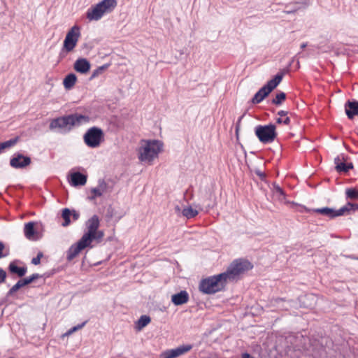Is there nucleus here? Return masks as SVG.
<instances>
[{
    "instance_id": "obj_1",
    "label": "nucleus",
    "mask_w": 358,
    "mask_h": 358,
    "mask_svg": "<svg viewBox=\"0 0 358 358\" xmlns=\"http://www.w3.org/2000/svg\"><path fill=\"white\" fill-rule=\"evenodd\" d=\"M90 120V118L88 115L75 113L51 120L49 128L52 131L67 134L74 127H80L83 124L88 123Z\"/></svg>"
},
{
    "instance_id": "obj_2",
    "label": "nucleus",
    "mask_w": 358,
    "mask_h": 358,
    "mask_svg": "<svg viewBox=\"0 0 358 358\" xmlns=\"http://www.w3.org/2000/svg\"><path fill=\"white\" fill-rule=\"evenodd\" d=\"M227 280L222 273L202 279L199 282V291L206 294H213L224 291Z\"/></svg>"
},
{
    "instance_id": "obj_3",
    "label": "nucleus",
    "mask_w": 358,
    "mask_h": 358,
    "mask_svg": "<svg viewBox=\"0 0 358 358\" xmlns=\"http://www.w3.org/2000/svg\"><path fill=\"white\" fill-rule=\"evenodd\" d=\"M252 268L253 265L248 260L237 259L229 264L226 271L223 272L222 274L227 282L237 280L241 275Z\"/></svg>"
},
{
    "instance_id": "obj_4",
    "label": "nucleus",
    "mask_w": 358,
    "mask_h": 358,
    "mask_svg": "<svg viewBox=\"0 0 358 358\" xmlns=\"http://www.w3.org/2000/svg\"><path fill=\"white\" fill-rule=\"evenodd\" d=\"M117 5V2L116 0H102L95 6L88 8L86 17L90 21H98L105 14L112 13Z\"/></svg>"
},
{
    "instance_id": "obj_5",
    "label": "nucleus",
    "mask_w": 358,
    "mask_h": 358,
    "mask_svg": "<svg viewBox=\"0 0 358 358\" xmlns=\"http://www.w3.org/2000/svg\"><path fill=\"white\" fill-rule=\"evenodd\" d=\"M138 150V159L141 162H152L158 157L162 149L163 144L158 140H150L144 141Z\"/></svg>"
},
{
    "instance_id": "obj_6",
    "label": "nucleus",
    "mask_w": 358,
    "mask_h": 358,
    "mask_svg": "<svg viewBox=\"0 0 358 358\" xmlns=\"http://www.w3.org/2000/svg\"><path fill=\"white\" fill-rule=\"evenodd\" d=\"M255 134L259 141L264 144L273 142L278 135L276 127L273 124L266 125L259 124L256 126L255 128Z\"/></svg>"
},
{
    "instance_id": "obj_7",
    "label": "nucleus",
    "mask_w": 358,
    "mask_h": 358,
    "mask_svg": "<svg viewBox=\"0 0 358 358\" xmlns=\"http://www.w3.org/2000/svg\"><path fill=\"white\" fill-rule=\"evenodd\" d=\"M104 139L103 130L97 127H92L87 130L83 136L85 143L92 148H97Z\"/></svg>"
},
{
    "instance_id": "obj_8",
    "label": "nucleus",
    "mask_w": 358,
    "mask_h": 358,
    "mask_svg": "<svg viewBox=\"0 0 358 358\" xmlns=\"http://www.w3.org/2000/svg\"><path fill=\"white\" fill-rule=\"evenodd\" d=\"M80 36V27L73 26L67 33L64 41V49L67 52H71L76 47Z\"/></svg>"
},
{
    "instance_id": "obj_9",
    "label": "nucleus",
    "mask_w": 358,
    "mask_h": 358,
    "mask_svg": "<svg viewBox=\"0 0 358 358\" xmlns=\"http://www.w3.org/2000/svg\"><path fill=\"white\" fill-rule=\"evenodd\" d=\"M192 348V345H182L176 348L166 350L159 355V358H177L182 355L190 351Z\"/></svg>"
},
{
    "instance_id": "obj_10",
    "label": "nucleus",
    "mask_w": 358,
    "mask_h": 358,
    "mask_svg": "<svg viewBox=\"0 0 358 358\" xmlns=\"http://www.w3.org/2000/svg\"><path fill=\"white\" fill-rule=\"evenodd\" d=\"M31 164V158L21 153H15L10 159V165L15 169H23Z\"/></svg>"
},
{
    "instance_id": "obj_11",
    "label": "nucleus",
    "mask_w": 358,
    "mask_h": 358,
    "mask_svg": "<svg viewBox=\"0 0 358 358\" xmlns=\"http://www.w3.org/2000/svg\"><path fill=\"white\" fill-rule=\"evenodd\" d=\"M89 248L85 240L82 237L76 243L73 244L67 250L66 259L69 262L72 261L82 250Z\"/></svg>"
},
{
    "instance_id": "obj_12",
    "label": "nucleus",
    "mask_w": 358,
    "mask_h": 358,
    "mask_svg": "<svg viewBox=\"0 0 358 358\" xmlns=\"http://www.w3.org/2000/svg\"><path fill=\"white\" fill-rule=\"evenodd\" d=\"M42 276L38 273H34L28 278L19 280L15 285H14L8 292L7 296H12L21 287L26 286L33 282L36 279L41 278Z\"/></svg>"
},
{
    "instance_id": "obj_13",
    "label": "nucleus",
    "mask_w": 358,
    "mask_h": 358,
    "mask_svg": "<svg viewBox=\"0 0 358 358\" xmlns=\"http://www.w3.org/2000/svg\"><path fill=\"white\" fill-rule=\"evenodd\" d=\"M99 218L96 215H94L91 218H90L87 222L86 225L87 227V231L83 234L82 237H85V239L88 237L92 236L94 231L99 229Z\"/></svg>"
},
{
    "instance_id": "obj_14",
    "label": "nucleus",
    "mask_w": 358,
    "mask_h": 358,
    "mask_svg": "<svg viewBox=\"0 0 358 358\" xmlns=\"http://www.w3.org/2000/svg\"><path fill=\"white\" fill-rule=\"evenodd\" d=\"M345 110L348 117L350 120L353 119L355 115H358V101L348 100L345 103Z\"/></svg>"
},
{
    "instance_id": "obj_15",
    "label": "nucleus",
    "mask_w": 358,
    "mask_h": 358,
    "mask_svg": "<svg viewBox=\"0 0 358 358\" xmlns=\"http://www.w3.org/2000/svg\"><path fill=\"white\" fill-rule=\"evenodd\" d=\"M90 63L85 58H79L74 63V69L80 73L85 74L90 69Z\"/></svg>"
},
{
    "instance_id": "obj_16",
    "label": "nucleus",
    "mask_w": 358,
    "mask_h": 358,
    "mask_svg": "<svg viewBox=\"0 0 358 358\" xmlns=\"http://www.w3.org/2000/svg\"><path fill=\"white\" fill-rule=\"evenodd\" d=\"M87 176L79 172H74L70 176V183L72 186H82L87 182Z\"/></svg>"
},
{
    "instance_id": "obj_17",
    "label": "nucleus",
    "mask_w": 358,
    "mask_h": 358,
    "mask_svg": "<svg viewBox=\"0 0 358 358\" xmlns=\"http://www.w3.org/2000/svg\"><path fill=\"white\" fill-rule=\"evenodd\" d=\"M108 187L107 183L103 179L99 180L98 186L92 189L93 195L88 197L90 200H94L96 197L101 196L106 192Z\"/></svg>"
},
{
    "instance_id": "obj_18",
    "label": "nucleus",
    "mask_w": 358,
    "mask_h": 358,
    "mask_svg": "<svg viewBox=\"0 0 358 358\" xmlns=\"http://www.w3.org/2000/svg\"><path fill=\"white\" fill-rule=\"evenodd\" d=\"M189 294L185 290L172 295L171 301L176 306H180L186 303L189 301Z\"/></svg>"
},
{
    "instance_id": "obj_19",
    "label": "nucleus",
    "mask_w": 358,
    "mask_h": 358,
    "mask_svg": "<svg viewBox=\"0 0 358 358\" xmlns=\"http://www.w3.org/2000/svg\"><path fill=\"white\" fill-rule=\"evenodd\" d=\"M35 223L34 222H30L24 225V233L25 237L31 241H36L38 239V237L36 236L37 232L34 228Z\"/></svg>"
},
{
    "instance_id": "obj_20",
    "label": "nucleus",
    "mask_w": 358,
    "mask_h": 358,
    "mask_svg": "<svg viewBox=\"0 0 358 358\" xmlns=\"http://www.w3.org/2000/svg\"><path fill=\"white\" fill-rule=\"evenodd\" d=\"M283 73H277L274 78L267 82L266 85L263 86L269 93H271L282 81L283 78Z\"/></svg>"
},
{
    "instance_id": "obj_21",
    "label": "nucleus",
    "mask_w": 358,
    "mask_h": 358,
    "mask_svg": "<svg viewBox=\"0 0 358 358\" xmlns=\"http://www.w3.org/2000/svg\"><path fill=\"white\" fill-rule=\"evenodd\" d=\"M8 270L10 273L17 275L18 277H23L27 271V268L26 266L20 267L16 265L15 262H12L8 265Z\"/></svg>"
},
{
    "instance_id": "obj_22",
    "label": "nucleus",
    "mask_w": 358,
    "mask_h": 358,
    "mask_svg": "<svg viewBox=\"0 0 358 358\" xmlns=\"http://www.w3.org/2000/svg\"><path fill=\"white\" fill-rule=\"evenodd\" d=\"M270 93L263 87L254 95L251 99L252 104H258L261 103Z\"/></svg>"
},
{
    "instance_id": "obj_23",
    "label": "nucleus",
    "mask_w": 358,
    "mask_h": 358,
    "mask_svg": "<svg viewBox=\"0 0 358 358\" xmlns=\"http://www.w3.org/2000/svg\"><path fill=\"white\" fill-rule=\"evenodd\" d=\"M103 236H104V233L103 231H99L98 229H96L92 236H90V238L88 237L87 238L85 239V242L87 244V245L89 246V248H93V245H92V241L94 240H95V241H96L97 243H99L103 238ZM83 238L85 240V237H83Z\"/></svg>"
},
{
    "instance_id": "obj_24",
    "label": "nucleus",
    "mask_w": 358,
    "mask_h": 358,
    "mask_svg": "<svg viewBox=\"0 0 358 358\" xmlns=\"http://www.w3.org/2000/svg\"><path fill=\"white\" fill-rule=\"evenodd\" d=\"M76 80L77 77L76 74L73 73H69L63 80L64 88L66 90H71L75 85Z\"/></svg>"
},
{
    "instance_id": "obj_25",
    "label": "nucleus",
    "mask_w": 358,
    "mask_h": 358,
    "mask_svg": "<svg viewBox=\"0 0 358 358\" xmlns=\"http://www.w3.org/2000/svg\"><path fill=\"white\" fill-rule=\"evenodd\" d=\"M151 321L150 316L146 315H143L140 317V318L135 323V329L137 331L142 330L145 327H146Z\"/></svg>"
},
{
    "instance_id": "obj_26",
    "label": "nucleus",
    "mask_w": 358,
    "mask_h": 358,
    "mask_svg": "<svg viewBox=\"0 0 358 358\" xmlns=\"http://www.w3.org/2000/svg\"><path fill=\"white\" fill-rule=\"evenodd\" d=\"M293 4H294L295 6L292 7L289 9L285 10V13H286L287 14L294 13L301 8H306L309 5V2L308 0H300L299 1L294 2Z\"/></svg>"
},
{
    "instance_id": "obj_27",
    "label": "nucleus",
    "mask_w": 358,
    "mask_h": 358,
    "mask_svg": "<svg viewBox=\"0 0 358 358\" xmlns=\"http://www.w3.org/2000/svg\"><path fill=\"white\" fill-rule=\"evenodd\" d=\"M20 141L19 136H15L8 141L0 143V154L3 152L5 149H8L15 145Z\"/></svg>"
},
{
    "instance_id": "obj_28",
    "label": "nucleus",
    "mask_w": 358,
    "mask_h": 358,
    "mask_svg": "<svg viewBox=\"0 0 358 358\" xmlns=\"http://www.w3.org/2000/svg\"><path fill=\"white\" fill-rule=\"evenodd\" d=\"M313 211L315 213L323 215L324 216H327L331 219L335 217L334 209L329 208V207H324V208H321L313 209Z\"/></svg>"
},
{
    "instance_id": "obj_29",
    "label": "nucleus",
    "mask_w": 358,
    "mask_h": 358,
    "mask_svg": "<svg viewBox=\"0 0 358 358\" xmlns=\"http://www.w3.org/2000/svg\"><path fill=\"white\" fill-rule=\"evenodd\" d=\"M335 169L338 173H348L350 169H353L352 162L345 163V162L339 163L338 166H335Z\"/></svg>"
},
{
    "instance_id": "obj_30",
    "label": "nucleus",
    "mask_w": 358,
    "mask_h": 358,
    "mask_svg": "<svg viewBox=\"0 0 358 358\" xmlns=\"http://www.w3.org/2000/svg\"><path fill=\"white\" fill-rule=\"evenodd\" d=\"M198 210L193 209L191 206H188L183 208L182 211V215L187 217V219H191L196 217L198 215Z\"/></svg>"
},
{
    "instance_id": "obj_31",
    "label": "nucleus",
    "mask_w": 358,
    "mask_h": 358,
    "mask_svg": "<svg viewBox=\"0 0 358 358\" xmlns=\"http://www.w3.org/2000/svg\"><path fill=\"white\" fill-rule=\"evenodd\" d=\"M71 216V210L69 208H64L62 210V217L64 220V222L62 224L63 227H67L71 224L70 217Z\"/></svg>"
},
{
    "instance_id": "obj_32",
    "label": "nucleus",
    "mask_w": 358,
    "mask_h": 358,
    "mask_svg": "<svg viewBox=\"0 0 358 358\" xmlns=\"http://www.w3.org/2000/svg\"><path fill=\"white\" fill-rule=\"evenodd\" d=\"M285 99L286 94L283 92H280L276 94L275 96L272 99L271 103L275 106H280Z\"/></svg>"
},
{
    "instance_id": "obj_33",
    "label": "nucleus",
    "mask_w": 358,
    "mask_h": 358,
    "mask_svg": "<svg viewBox=\"0 0 358 358\" xmlns=\"http://www.w3.org/2000/svg\"><path fill=\"white\" fill-rule=\"evenodd\" d=\"M347 199H358V189L356 188H348L345 190Z\"/></svg>"
},
{
    "instance_id": "obj_34",
    "label": "nucleus",
    "mask_w": 358,
    "mask_h": 358,
    "mask_svg": "<svg viewBox=\"0 0 358 358\" xmlns=\"http://www.w3.org/2000/svg\"><path fill=\"white\" fill-rule=\"evenodd\" d=\"M108 67V64H104L101 66H99L98 67L97 69H96L92 73L90 78V80H92L93 79H94L95 78H96L97 76H99L101 73H103V71H105L106 69H107V68Z\"/></svg>"
},
{
    "instance_id": "obj_35",
    "label": "nucleus",
    "mask_w": 358,
    "mask_h": 358,
    "mask_svg": "<svg viewBox=\"0 0 358 358\" xmlns=\"http://www.w3.org/2000/svg\"><path fill=\"white\" fill-rule=\"evenodd\" d=\"M350 208H349V206H348V203H347L345 206H343L340 209H338L337 210H334L335 217L343 215L345 213L350 212Z\"/></svg>"
},
{
    "instance_id": "obj_36",
    "label": "nucleus",
    "mask_w": 358,
    "mask_h": 358,
    "mask_svg": "<svg viewBox=\"0 0 358 358\" xmlns=\"http://www.w3.org/2000/svg\"><path fill=\"white\" fill-rule=\"evenodd\" d=\"M275 122L278 124H283L285 125L289 126L291 123V119L288 116H286L285 117H277L275 119Z\"/></svg>"
},
{
    "instance_id": "obj_37",
    "label": "nucleus",
    "mask_w": 358,
    "mask_h": 358,
    "mask_svg": "<svg viewBox=\"0 0 358 358\" xmlns=\"http://www.w3.org/2000/svg\"><path fill=\"white\" fill-rule=\"evenodd\" d=\"M43 256V252H39L38 254H37V256L36 257H34L32 259H31V263L34 265H38L40 264L41 262V257Z\"/></svg>"
},
{
    "instance_id": "obj_38",
    "label": "nucleus",
    "mask_w": 358,
    "mask_h": 358,
    "mask_svg": "<svg viewBox=\"0 0 358 358\" xmlns=\"http://www.w3.org/2000/svg\"><path fill=\"white\" fill-rule=\"evenodd\" d=\"M343 162H345V156L343 154H341V155H338L334 159V164L336 166H338V164L339 163H342Z\"/></svg>"
},
{
    "instance_id": "obj_39",
    "label": "nucleus",
    "mask_w": 358,
    "mask_h": 358,
    "mask_svg": "<svg viewBox=\"0 0 358 358\" xmlns=\"http://www.w3.org/2000/svg\"><path fill=\"white\" fill-rule=\"evenodd\" d=\"M6 275V272L3 268H0V284L5 282Z\"/></svg>"
},
{
    "instance_id": "obj_40",
    "label": "nucleus",
    "mask_w": 358,
    "mask_h": 358,
    "mask_svg": "<svg viewBox=\"0 0 358 358\" xmlns=\"http://www.w3.org/2000/svg\"><path fill=\"white\" fill-rule=\"evenodd\" d=\"M273 187L276 193H278L280 195L282 196L285 195L283 189L278 185L274 184Z\"/></svg>"
},
{
    "instance_id": "obj_41",
    "label": "nucleus",
    "mask_w": 358,
    "mask_h": 358,
    "mask_svg": "<svg viewBox=\"0 0 358 358\" xmlns=\"http://www.w3.org/2000/svg\"><path fill=\"white\" fill-rule=\"evenodd\" d=\"M72 217V219L73 221H76L78 220V218L80 217V213L75 210H71V216Z\"/></svg>"
},
{
    "instance_id": "obj_42",
    "label": "nucleus",
    "mask_w": 358,
    "mask_h": 358,
    "mask_svg": "<svg viewBox=\"0 0 358 358\" xmlns=\"http://www.w3.org/2000/svg\"><path fill=\"white\" fill-rule=\"evenodd\" d=\"M5 248V245L2 241H0V259L8 255V253L3 254V250Z\"/></svg>"
},
{
    "instance_id": "obj_43",
    "label": "nucleus",
    "mask_w": 358,
    "mask_h": 358,
    "mask_svg": "<svg viewBox=\"0 0 358 358\" xmlns=\"http://www.w3.org/2000/svg\"><path fill=\"white\" fill-rule=\"evenodd\" d=\"M348 206H349V208H350V210L355 211V210H358V204H357V203H352L348 202Z\"/></svg>"
},
{
    "instance_id": "obj_44",
    "label": "nucleus",
    "mask_w": 358,
    "mask_h": 358,
    "mask_svg": "<svg viewBox=\"0 0 358 358\" xmlns=\"http://www.w3.org/2000/svg\"><path fill=\"white\" fill-rule=\"evenodd\" d=\"M277 115L279 116L278 117H285L288 115V111L281 110L278 112Z\"/></svg>"
},
{
    "instance_id": "obj_45",
    "label": "nucleus",
    "mask_w": 358,
    "mask_h": 358,
    "mask_svg": "<svg viewBox=\"0 0 358 358\" xmlns=\"http://www.w3.org/2000/svg\"><path fill=\"white\" fill-rule=\"evenodd\" d=\"M255 173L260 177L261 179H263L266 177V175L261 171L260 170L255 171Z\"/></svg>"
},
{
    "instance_id": "obj_46",
    "label": "nucleus",
    "mask_w": 358,
    "mask_h": 358,
    "mask_svg": "<svg viewBox=\"0 0 358 358\" xmlns=\"http://www.w3.org/2000/svg\"><path fill=\"white\" fill-rule=\"evenodd\" d=\"M243 115L239 117L238 120V122H237V124H236V132H238V128H239V124H240L241 120L243 119Z\"/></svg>"
},
{
    "instance_id": "obj_47",
    "label": "nucleus",
    "mask_w": 358,
    "mask_h": 358,
    "mask_svg": "<svg viewBox=\"0 0 358 358\" xmlns=\"http://www.w3.org/2000/svg\"><path fill=\"white\" fill-rule=\"evenodd\" d=\"M242 358H254L252 356H251L250 354L245 352L242 355Z\"/></svg>"
},
{
    "instance_id": "obj_48",
    "label": "nucleus",
    "mask_w": 358,
    "mask_h": 358,
    "mask_svg": "<svg viewBox=\"0 0 358 358\" xmlns=\"http://www.w3.org/2000/svg\"><path fill=\"white\" fill-rule=\"evenodd\" d=\"M86 324V322H84L83 323H82L81 324H78L77 325V327L78 329H81L82 327H83Z\"/></svg>"
},
{
    "instance_id": "obj_49",
    "label": "nucleus",
    "mask_w": 358,
    "mask_h": 358,
    "mask_svg": "<svg viewBox=\"0 0 358 358\" xmlns=\"http://www.w3.org/2000/svg\"><path fill=\"white\" fill-rule=\"evenodd\" d=\"M77 330H78V329L77 326L73 327V328L69 331V333L73 332V331H77Z\"/></svg>"
},
{
    "instance_id": "obj_50",
    "label": "nucleus",
    "mask_w": 358,
    "mask_h": 358,
    "mask_svg": "<svg viewBox=\"0 0 358 358\" xmlns=\"http://www.w3.org/2000/svg\"><path fill=\"white\" fill-rule=\"evenodd\" d=\"M306 46H307V43H303L301 45V49H303V48H305Z\"/></svg>"
},
{
    "instance_id": "obj_51",
    "label": "nucleus",
    "mask_w": 358,
    "mask_h": 358,
    "mask_svg": "<svg viewBox=\"0 0 358 358\" xmlns=\"http://www.w3.org/2000/svg\"><path fill=\"white\" fill-rule=\"evenodd\" d=\"M64 57V55L61 52V53L59 54V58H60V59H62Z\"/></svg>"
},
{
    "instance_id": "obj_52",
    "label": "nucleus",
    "mask_w": 358,
    "mask_h": 358,
    "mask_svg": "<svg viewBox=\"0 0 358 358\" xmlns=\"http://www.w3.org/2000/svg\"><path fill=\"white\" fill-rule=\"evenodd\" d=\"M292 3H289V4H288V5H287V6H286V8H288L291 7V6H292Z\"/></svg>"
},
{
    "instance_id": "obj_53",
    "label": "nucleus",
    "mask_w": 358,
    "mask_h": 358,
    "mask_svg": "<svg viewBox=\"0 0 358 358\" xmlns=\"http://www.w3.org/2000/svg\"><path fill=\"white\" fill-rule=\"evenodd\" d=\"M176 209H177L178 210H180V208H179L178 206H177V207H176Z\"/></svg>"
},
{
    "instance_id": "obj_54",
    "label": "nucleus",
    "mask_w": 358,
    "mask_h": 358,
    "mask_svg": "<svg viewBox=\"0 0 358 358\" xmlns=\"http://www.w3.org/2000/svg\"><path fill=\"white\" fill-rule=\"evenodd\" d=\"M357 134H358V131H357Z\"/></svg>"
}]
</instances>
